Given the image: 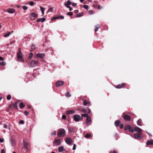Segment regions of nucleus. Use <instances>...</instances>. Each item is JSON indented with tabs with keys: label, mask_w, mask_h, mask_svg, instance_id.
I'll return each instance as SVG.
<instances>
[{
	"label": "nucleus",
	"mask_w": 153,
	"mask_h": 153,
	"mask_svg": "<svg viewBox=\"0 0 153 153\" xmlns=\"http://www.w3.org/2000/svg\"><path fill=\"white\" fill-rule=\"evenodd\" d=\"M86 124L88 125H90L91 123V118L89 117L87 118L86 119Z\"/></svg>",
	"instance_id": "13"
},
{
	"label": "nucleus",
	"mask_w": 153,
	"mask_h": 153,
	"mask_svg": "<svg viewBox=\"0 0 153 153\" xmlns=\"http://www.w3.org/2000/svg\"><path fill=\"white\" fill-rule=\"evenodd\" d=\"M15 11V10L13 8H9L7 10V12L10 13H13Z\"/></svg>",
	"instance_id": "18"
},
{
	"label": "nucleus",
	"mask_w": 153,
	"mask_h": 153,
	"mask_svg": "<svg viewBox=\"0 0 153 153\" xmlns=\"http://www.w3.org/2000/svg\"><path fill=\"white\" fill-rule=\"evenodd\" d=\"M68 130L69 132L72 133L74 131V129L73 127H68Z\"/></svg>",
	"instance_id": "22"
},
{
	"label": "nucleus",
	"mask_w": 153,
	"mask_h": 153,
	"mask_svg": "<svg viewBox=\"0 0 153 153\" xmlns=\"http://www.w3.org/2000/svg\"><path fill=\"white\" fill-rule=\"evenodd\" d=\"M33 56V54L32 53H30L28 56V58L29 59H31L32 57Z\"/></svg>",
	"instance_id": "35"
},
{
	"label": "nucleus",
	"mask_w": 153,
	"mask_h": 153,
	"mask_svg": "<svg viewBox=\"0 0 153 153\" xmlns=\"http://www.w3.org/2000/svg\"><path fill=\"white\" fill-rule=\"evenodd\" d=\"M83 15V13L82 12L76 15V16L77 17H80Z\"/></svg>",
	"instance_id": "26"
},
{
	"label": "nucleus",
	"mask_w": 153,
	"mask_h": 153,
	"mask_svg": "<svg viewBox=\"0 0 153 153\" xmlns=\"http://www.w3.org/2000/svg\"><path fill=\"white\" fill-rule=\"evenodd\" d=\"M52 11H53V9L51 8H50L48 10V12H50V11L52 12Z\"/></svg>",
	"instance_id": "58"
},
{
	"label": "nucleus",
	"mask_w": 153,
	"mask_h": 153,
	"mask_svg": "<svg viewBox=\"0 0 153 153\" xmlns=\"http://www.w3.org/2000/svg\"><path fill=\"white\" fill-rule=\"evenodd\" d=\"M120 128L121 129H122L123 127V124H121L120 126Z\"/></svg>",
	"instance_id": "48"
},
{
	"label": "nucleus",
	"mask_w": 153,
	"mask_h": 153,
	"mask_svg": "<svg viewBox=\"0 0 153 153\" xmlns=\"http://www.w3.org/2000/svg\"><path fill=\"white\" fill-rule=\"evenodd\" d=\"M61 141L60 139H56L54 140V141L53 143V144L54 145L58 146L60 145Z\"/></svg>",
	"instance_id": "8"
},
{
	"label": "nucleus",
	"mask_w": 153,
	"mask_h": 153,
	"mask_svg": "<svg viewBox=\"0 0 153 153\" xmlns=\"http://www.w3.org/2000/svg\"><path fill=\"white\" fill-rule=\"evenodd\" d=\"M62 118L64 119V120H65L66 118V116L65 115H63L62 116Z\"/></svg>",
	"instance_id": "52"
},
{
	"label": "nucleus",
	"mask_w": 153,
	"mask_h": 153,
	"mask_svg": "<svg viewBox=\"0 0 153 153\" xmlns=\"http://www.w3.org/2000/svg\"><path fill=\"white\" fill-rule=\"evenodd\" d=\"M18 50L19 51L18 53H21L22 52L21 50V48H18Z\"/></svg>",
	"instance_id": "59"
},
{
	"label": "nucleus",
	"mask_w": 153,
	"mask_h": 153,
	"mask_svg": "<svg viewBox=\"0 0 153 153\" xmlns=\"http://www.w3.org/2000/svg\"><path fill=\"white\" fill-rule=\"evenodd\" d=\"M0 64L2 66H3L5 65V63L3 61L2 62H1Z\"/></svg>",
	"instance_id": "42"
},
{
	"label": "nucleus",
	"mask_w": 153,
	"mask_h": 153,
	"mask_svg": "<svg viewBox=\"0 0 153 153\" xmlns=\"http://www.w3.org/2000/svg\"><path fill=\"white\" fill-rule=\"evenodd\" d=\"M66 7L69 8V10L70 11H71L73 10L72 8L70 6H66Z\"/></svg>",
	"instance_id": "45"
},
{
	"label": "nucleus",
	"mask_w": 153,
	"mask_h": 153,
	"mask_svg": "<svg viewBox=\"0 0 153 153\" xmlns=\"http://www.w3.org/2000/svg\"><path fill=\"white\" fill-rule=\"evenodd\" d=\"M64 83V82L63 81L59 80L56 82V85L57 87H59L63 85Z\"/></svg>",
	"instance_id": "11"
},
{
	"label": "nucleus",
	"mask_w": 153,
	"mask_h": 153,
	"mask_svg": "<svg viewBox=\"0 0 153 153\" xmlns=\"http://www.w3.org/2000/svg\"><path fill=\"white\" fill-rule=\"evenodd\" d=\"M4 128H7V126L6 124H4Z\"/></svg>",
	"instance_id": "46"
},
{
	"label": "nucleus",
	"mask_w": 153,
	"mask_h": 153,
	"mask_svg": "<svg viewBox=\"0 0 153 153\" xmlns=\"http://www.w3.org/2000/svg\"><path fill=\"white\" fill-rule=\"evenodd\" d=\"M4 141V139L3 138H0V142L1 143H2Z\"/></svg>",
	"instance_id": "57"
},
{
	"label": "nucleus",
	"mask_w": 153,
	"mask_h": 153,
	"mask_svg": "<svg viewBox=\"0 0 153 153\" xmlns=\"http://www.w3.org/2000/svg\"><path fill=\"white\" fill-rule=\"evenodd\" d=\"M13 31H11L9 32L10 33V34H11L12 33H13Z\"/></svg>",
	"instance_id": "64"
},
{
	"label": "nucleus",
	"mask_w": 153,
	"mask_h": 153,
	"mask_svg": "<svg viewBox=\"0 0 153 153\" xmlns=\"http://www.w3.org/2000/svg\"><path fill=\"white\" fill-rule=\"evenodd\" d=\"M142 121L141 119H139L137 121V125L139 126H141L142 125L141 124Z\"/></svg>",
	"instance_id": "24"
},
{
	"label": "nucleus",
	"mask_w": 153,
	"mask_h": 153,
	"mask_svg": "<svg viewBox=\"0 0 153 153\" xmlns=\"http://www.w3.org/2000/svg\"><path fill=\"white\" fill-rule=\"evenodd\" d=\"M12 143L13 144V145H15V142L13 141H12Z\"/></svg>",
	"instance_id": "60"
},
{
	"label": "nucleus",
	"mask_w": 153,
	"mask_h": 153,
	"mask_svg": "<svg viewBox=\"0 0 153 153\" xmlns=\"http://www.w3.org/2000/svg\"><path fill=\"white\" fill-rule=\"evenodd\" d=\"M13 106L17 108V103L16 102L13 104Z\"/></svg>",
	"instance_id": "51"
},
{
	"label": "nucleus",
	"mask_w": 153,
	"mask_h": 153,
	"mask_svg": "<svg viewBox=\"0 0 153 153\" xmlns=\"http://www.w3.org/2000/svg\"><path fill=\"white\" fill-rule=\"evenodd\" d=\"M56 131H53L51 133V135H56Z\"/></svg>",
	"instance_id": "39"
},
{
	"label": "nucleus",
	"mask_w": 153,
	"mask_h": 153,
	"mask_svg": "<svg viewBox=\"0 0 153 153\" xmlns=\"http://www.w3.org/2000/svg\"><path fill=\"white\" fill-rule=\"evenodd\" d=\"M120 123V121L119 120H118L115 121L114 123V125L116 127H117L118 126Z\"/></svg>",
	"instance_id": "23"
},
{
	"label": "nucleus",
	"mask_w": 153,
	"mask_h": 153,
	"mask_svg": "<svg viewBox=\"0 0 153 153\" xmlns=\"http://www.w3.org/2000/svg\"><path fill=\"white\" fill-rule=\"evenodd\" d=\"M146 145H153V140L151 139L150 140H148L146 142Z\"/></svg>",
	"instance_id": "16"
},
{
	"label": "nucleus",
	"mask_w": 153,
	"mask_h": 153,
	"mask_svg": "<svg viewBox=\"0 0 153 153\" xmlns=\"http://www.w3.org/2000/svg\"><path fill=\"white\" fill-rule=\"evenodd\" d=\"M40 9L42 11V14L44 15V10L45 8L44 7H42V6L40 7Z\"/></svg>",
	"instance_id": "31"
},
{
	"label": "nucleus",
	"mask_w": 153,
	"mask_h": 153,
	"mask_svg": "<svg viewBox=\"0 0 153 153\" xmlns=\"http://www.w3.org/2000/svg\"><path fill=\"white\" fill-rule=\"evenodd\" d=\"M25 106L24 104L22 102H21L19 104V107L20 108H22Z\"/></svg>",
	"instance_id": "32"
},
{
	"label": "nucleus",
	"mask_w": 153,
	"mask_h": 153,
	"mask_svg": "<svg viewBox=\"0 0 153 153\" xmlns=\"http://www.w3.org/2000/svg\"><path fill=\"white\" fill-rule=\"evenodd\" d=\"M36 57L40 59H43L45 56V54L44 53H38L36 55Z\"/></svg>",
	"instance_id": "12"
},
{
	"label": "nucleus",
	"mask_w": 153,
	"mask_h": 153,
	"mask_svg": "<svg viewBox=\"0 0 153 153\" xmlns=\"http://www.w3.org/2000/svg\"><path fill=\"white\" fill-rule=\"evenodd\" d=\"M76 145L75 144H74L73 145V150H75L76 149Z\"/></svg>",
	"instance_id": "47"
},
{
	"label": "nucleus",
	"mask_w": 153,
	"mask_h": 153,
	"mask_svg": "<svg viewBox=\"0 0 153 153\" xmlns=\"http://www.w3.org/2000/svg\"><path fill=\"white\" fill-rule=\"evenodd\" d=\"M15 42V41H13L11 42L10 43V45H11L13 44Z\"/></svg>",
	"instance_id": "56"
},
{
	"label": "nucleus",
	"mask_w": 153,
	"mask_h": 153,
	"mask_svg": "<svg viewBox=\"0 0 153 153\" xmlns=\"http://www.w3.org/2000/svg\"><path fill=\"white\" fill-rule=\"evenodd\" d=\"M1 153H5V151L4 149H2L1 150Z\"/></svg>",
	"instance_id": "53"
},
{
	"label": "nucleus",
	"mask_w": 153,
	"mask_h": 153,
	"mask_svg": "<svg viewBox=\"0 0 153 153\" xmlns=\"http://www.w3.org/2000/svg\"><path fill=\"white\" fill-rule=\"evenodd\" d=\"M35 45H34L33 44H32L31 47V49L32 50H33L35 48Z\"/></svg>",
	"instance_id": "37"
},
{
	"label": "nucleus",
	"mask_w": 153,
	"mask_h": 153,
	"mask_svg": "<svg viewBox=\"0 0 153 153\" xmlns=\"http://www.w3.org/2000/svg\"><path fill=\"white\" fill-rule=\"evenodd\" d=\"M73 14V13L71 12H69L67 13V15L70 16L72 15Z\"/></svg>",
	"instance_id": "43"
},
{
	"label": "nucleus",
	"mask_w": 153,
	"mask_h": 153,
	"mask_svg": "<svg viewBox=\"0 0 153 153\" xmlns=\"http://www.w3.org/2000/svg\"><path fill=\"white\" fill-rule=\"evenodd\" d=\"M58 151L59 152H61L63 151L64 150V146H62L59 147L58 148Z\"/></svg>",
	"instance_id": "21"
},
{
	"label": "nucleus",
	"mask_w": 153,
	"mask_h": 153,
	"mask_svg": "<svg viewBox=\"0 0 153 153\" xmlns=\"http://www.w3.org/2000/svg\"><path fill=\"white\" fill-rule=\"evenodd\" d=\"M72 5L73 6H75L76 5V3L73 2L72 4Z\"/></svg>",
	"instance_id": "55"
},
{
	"label": "nucleus",
	"mask_w": 153,
	"mask_h": 153,
	"mask_svg": "<svg viewBox=\"0 0 153 153\" xmlns=\"http://www.w3.org/2000/svg\"><path fill=\"white\" fill-rule=\"evenodd\" d=\"M22 8L24 10H27V6L24 5L22 7Z\"/></svg>",
	"instance_id": "41"
},
{
	"label": "nucleus",
	"mask_w": 153,
	"mask_h": 153,
	"mask_svg": "<svg viewBox=\"0 0 153 153\" xmlns=\"http://www.w3.org/2000/svg\"><path fill=\"white\" fill-rule=\"evenodd\" d=\"M31 106H30V105H28V108L30 109L31 108Z\"/></svg>",
	"instance_id": "63"
},
{
	"label": "nucleus",
	"mask_w": 153,
	"mask_h": 153,
	"mask_svg": "<svg viewBox=\"0 0 153 153\" xmlns=\"http://www.w3.org/2000/svg\"><path fill=\"white\" fill-rule=\"evenodd\" d=\"M3 60V58L1 56H0V60L2 61Z\"/></svg>",
	"instance_id": "62"
},
{
	"label": "nucleus",
	"mask_w": 153,
	"mask_h": 153,
	"mask_svg": "<svg viewBox=\"0 0 153 153\" xmlns=\"http://www.w3.org/2000/svg\"><path fill=\"white\" fill-rule=\"evenodd\" d=\"M66 134L65 130L62 128L59 129L57 132V136L58 137L61 138L64 137Z\"/></svg>",
	"instance_id": "2"
},
{
	"label": "nucleus",
	"mask_w": 153,
	"mask_h": 153,
	"mask_svg": "<svg viewBox=\"0 0 153 153\" xmlns=\"http://www.w3.org/2000/svg\"><path fill=\"white\" fill-rule=\"evenodd\" d=\"M81 115L82 117H85L87 118L89 117L88 115L86 113L82 114Z\"/></svg>",
	"instance_id": "34"
},
{
	"label": "nucleus",
	"mask_w": 153,
	"mask_h": 153,
	"mask_svg": "<svg viewBox=\"0 0 153 153\" xmlns=\"http://www.w3.org/2000/svg\"><path fill=\"white\" fill-rule=\"evenodd\" d=\"M59 18L61 19H63L64 18V17L63 16H55L52 19H58Z\"/></svg>",
	"instance_id": "17"
},
{
	"label": "nucleus",
	"mask_w": 153,
	"mask_h": 153,
	"mask_svg": "<svg viewBox=\"0 0 153 153\" xmlns=\"http://www.w3.org/2000/svg\"><path fill=\"white\" fill-rule=\"evenodd\" d=\"M45 18H42L40 19H38L37 21L38 22H43L45 21Z\"/></svg>",
	"instance_id": "19"
},
{
	"label": "nucleus",
	"mask_w": 153,
	"mask_h": 153,
	"mask_svg": "<svg viewBox=\"0 0 153 153\" xmlns=\"http://www.w3.org/2000/svg\"><path fill=\"white\" fill-rule=\"evenodd\" d=\"M123 116L124 120L128 121H130L131 120V118L129 116L125 114L124 113L123 114Z\"/></svg>",
	"instance_id": "9"
},
{
	"label": "nucleus",
	"mask_w": 153,
	"mask_h": 153,
	"mask_svg": "<svg viewBox=\"0 0 153 153\" xmlns=\"http://www.w3.org/2000/svg\"><path fill=\"white\" fill-rule=\"evenodd\" d=\"M38 17V15L34 13H32L30 16V19L32 20H34L35 19Z\"/></svg>",
	"instance_id": "10"
},
{
	"label": "nucleus",
	"mask_w": 153,
	"mask_h": 153,
	"mask_svg": "<svg viewBox=\"0 0 153 153\" xmlns=\"http://www.w3.org/2000/svg\"><path fill=\"white\" fill-rule=\"evenodd\" d=\"M91 137V134L90 133H87V134H86L85 135V137L87 139H88V138H90Z\"/></svg>",
	"instance_id": "27"
},
{
	"label": "nucleus",
	"mask_w": 153,
	"mask_h": 153,
	"mask_svg": "<svg viewBox=\"0 0 153 153\" xmlns=\"http://www.w3.org/2000/svg\"><path fill=\"white\" fill-rule=\"evenodd\" d=\"M128 130L131 133L134 131H137L138 133H136L134 134V137L136 139L140 140L143 138V137L142 136V131L143 130L137 127H134L132 126H129L128 127Z\"/></svg>",
	"instance_id": "1"
},
{
	"label": "nucleus",
	"mask_w": 153,
	"mask_h": 153,
	"mask_svg": "<svg viewBox=\"0 0 153 153\" xmlns=\"http://www.w3.org/2000/svg\"><path fill=\"white\" fill-rule=\"evenodd\" d=\"M23 144L24 146L22 148L25 150V152H26L29 149V145L27 142L24 140H23Z\"/></svg>",
	"instance_id": "4"
},
{
	"label": "nucleus",
	"mask_w": 153,
	"mask_h": 153,
	"mask_svg": "<svg viewBox=\"0 0 153 153\" xmlns=\"http://www.w3.org/2000/svg\"><path fill=\"white\" fill-rule=\"evenodd\" d=\"M75 113V111L74 110H71L69 111H67L66 112V114H74Z\"/></svg>",
	"instance_id": "15"
},
{
	"label": "nucleus",
	"mask_w": 153,
	"mask_h": 153,
	"mask_svg": "<svg viewBox=\"0 0 153 153\" xmlns=\"http://www.w3.org/2000/svg\"><path fill=\"white\" fill-rule=\"evenodd\" d=\"M89 13L90 15L93 14V11L92 10H90L89 12Z\"/></svg>",
	"instance_id": "50"
},
{
	"label": "nucleus",
	"mask_w": 153,
	"mask_h": 153,
	"mask_svg": "<svg viewBox=\"0 0 153 153\" xmlns=\"http://www.w3.org/2000/svg\"><path fill=\"white\" fill-rule=\"evenodd\" d=\"M24 56L22 52L17 53V58L18 60L24 62L25 60L23 59Z\"/></svg>",
	"instance_id": "5"
},
{
	"label": "nucleus",
	"mask_w": 153,
	"mask_h": 153,
	"mask_svg": "<svg viewBox=\"0 0 153 153\" xmlns=\"http://www.w3.org/2000/svg\"><path fill=\"white\" fill-rule=\"evenodd\" d=\"M65 143L69 146H71L73 143V141L72 139L70 138L66 137L65 140Z\"/></svg>",
	"instance_id": "7"
},
{
	"label": "nucleus",
	"mask_w": 153,
	"mask_h": 153,
	"mask_svg": "<svg viewBox=\"0 0 153 153\" xmlns=\"http://www.w3.org/2000/svg\"><path fill=\"white\" fill-rule=\"evenodd\" d=\"M110 153H117V152H116L115 151H114L113 152L111 151L110 152Z\"/></svg>",
	"instance_id": "61"
},
{
	"label": "nucleus",
	"mask_w": 153,
	"mask_h": 153,
	"mask_svg": "<svg viewBox=\"0 0 153 153\" xmlns=\"http://www.w3.org/2000/svg\"><path fill=\"white\" fill-rule=\"evenodd\" d=\"M71 4V2L70 0H67V2L64 4L65 6L66 7V6H69Z\"/></svg>",
	"instance_id": "20"
},
{
	"label": "nucleus",
	"mask_w": 153,
	"mask_h": 153,
	"mask_svg": "<svg viewBox=\"0 0 153 153\" xmlns=\"http://www.w3.org/2000/svg\"><path fill=\"white\" fill-rule=\"evenodd\" d=\"M84 112H86L88 114H90L91 112V110L89 108H88L87 109H85Z\"/></svg>",
	"instance_id": "28"
},
{
	"label": "nucleus",
	"mask_w": 153,
	"mask_h": 153,
	"mask_svg": "<svg viewBox=\"0 0 153 153\" xmlns=\"http://www.w3.org/2000/svg\"><path fill=\"white\" fill-rule=\"evenodd\" d=\"M39 62L38 61L32 60L29 63V66L30 67H34L37 66Z\"/></svg>",
	"instance_id": "3"
},
{
	"label": "nucleus",
	"mask_w": 153,
	"mask_h": 153,
	"mask_svg": "<svg viewBox=\"0 0 153 153\" xmlns=\"http://www.w3.org/2000/svg\"><path fill=\"white\" fill-rule=\"evenodd\" d=\"M97 27H95L94 30L95 32L97 31L98 29L100 27L99 25H97Z\"/></svg>",
	"instance_id": "36"
},
{
	"label": "nucleus",
	"mask_w": 153,
	"mask_h": 153,
	"mask_svg": "<svg viewBox=\"0 0 153 153\" xmlns=\"http://www.w3.org/2000/svg\"><path fill=\"white\" fill-rule=\"evenodd\" d=\"M65 95L66 97H69L71 96V95L69 94L68 92H67L65 93Z\"/></svg>",
	"instance_id": "33"
},
{
	"label": "nucleus",
	"mask_w": 153,
	"mask_h": 153,
	"mask_svg": "<svg viewBox=\"0 0 153 153\" xmlns=\"http://www.w3.org/2000/svg\"><path fill=\"white\" fill-rule=\"evenodd\" d=\"M84 105L86 106L87 105V104H88L90 105V104L91 103L90 102L88 101H87L85 100H84L83 101Z\"/></svg>",
	"instance_id": "25"
},
{
	"label": "nucleus",
	"mask_w": 153,
	"mask_h": 153,
	"mask_svg": "<svg viewBox=\"0 0 153 153\" xmlns=\"http://www.w3.org/2000/svg\"><path fill=\"white\" fill-rule=\"evenodd\" d=\"M19 123L20 124H23L24 123V122L23 120H21L19 121Z\"/></svg>",
	"instance_id": "44"
},
{
	"label": "nucleus",
	"mask_w": 153,
	"mask_h": 153,
	"mask_svg": "<svg viewBox=\"0 0 153 153\" xmlns=\"http://www.w3.org/2000/svg\"><path fill=\"white\" fill-rule=\"evenodd\" d=\"M125 83H123L121 84H119L117 85H116L115 86V87L117 88H120L126 86Z\"/></svg>",
	"instance_id": "14"
},
{
	"label": "nucleus",
	"mask_w": 153,
	"mask_h": 153,
	"mask_svg": "<svg viewBox=\"0 0 153 153\" xmlns=\"http://www.w3.org/2000/svg\"><path fill=\"white\" fill-rule=\"evenodd\" d=\"M24 114L26 115H27L28 114V112L26 111H25Z\"/></svg>",
	"instance_id": "54"
},
{
	"label": "nucleus",
	"mask_w": 153,
	"mask_h": 153,
	"mask_svg": "<svg viewBox=\"0 0 153 153\" xmlns=\"http://www.w3.org/2000/svg\"><path fill=\"white\" fill-rule=\"evenodd\" d=\"M29 4L31 6H33L34 5V2L33 1H31L29 3Z\"/></svg>",
	"instance_id": "49"
},
{
	"label": "nucleus",
	"mask_w": 153,
	"mask_h": 153,
	"mask_svg": "<svg viewBox=\"0 0 153 153\" xmlns=\"http://www.w3.org/2000/svg\"><path fill=\"white\" fill-rule=\"evenodd\" d=\"M74 120L76 122H78L79 120H82V117H81L78 114L74 115L73 116Z\"/></svg>",
	"instance_id": "6"
},
{
	"label": "nucleus",
	"mask_w": 153,
	"mask_h": 153,
	"mask_svg": "<svg viewBox=\"0 0 153 153\" xmlns=\"http://www.w3.org/2000/svg\"><path fill=\"white\" fill-rule=\"evenodd\" d=\"M11 97L10 95H8L7 96V99L8 100H10L11 99Z\"/></svg>",
	"instance_id": "40"
},
{
	"label": "nucleus",
	"mask_w": 153,
	"mask_h": 153,
	"mask_svg": "<svg viewBox=\"0 0 153 153\" xmlns=\"http://www.w3.org/2000/svg\"><path fill=\"white\" fill-rule=\"evenodd\" d=\"M78 108L79 111H81L82 112H84L85 109H83L82 107L81 106L79 107Z\"/></svg>",
	"instance_id": "29"
},
{
	"label": "nucleus",
	"mask_w": 153,
	"mask_h": 153,
	"mask_svg": "<svg viewBox=\"0 0 153 153\" xmlns=\"http://www.w3.org/2000/svg\"><path fill=\"white\" fill-rule=\"evenodd\" d=\"M10 33L9 32H8L7 33H5L4 35V37H6L9 36L10 35Z\"/></svg>",
	"instance_id": "30"
},
{
	"label": "nucleus",
	"mask_w": 153,
	"mask_h": 153,
	"mask_svg": "<svg viewBox=\"0 0 153 153\" xmlns=\"http://www.w3.org/2000/svg\"><path fill=\"white\" fill-rule=\"evenodd\" d=\"M83 7L85 9H88V6L87 5H84L83 6Z\"/></svg>",
	"instance_id": "38"
}]
</instances>
